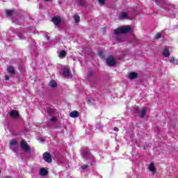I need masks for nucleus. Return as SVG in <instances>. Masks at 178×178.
<instances>
[{"mask_svg":"<svg viewBox=\"0 0 178 178\" xmlns=\"http://www.w3.org/2000/svg\"><path fill=\"white\" fill-rule=\"evenodd\" d=\"M131 28L129 26H124L118 28L114 31V34L115 35H119V34H126L127 33H130Z\"/></svg>","mask_w":178,"mask_h":178,"instance_id":"obj_1","label":"nucleus"},{"mask_svg":"<svg viewBox=\"0 0 178 178\" xmlns=\"http://www.w3.org/2000/svg\"><path fill=\"white\" fill-rule=\"evenodd\" d=\"M21 147L22 149L25 151V152H30L31 151L30 146H29V145L27 144V142H26L25 140H21Z\"/></svg>","mask_w":178,"mask_h":178,"instance_id":"obj_2","label":"nucleus"},{"mask_svg":"<svg viewBox=\"0 0 178 178\" xmlns=\"http://www.w3.org/2000/svg\"><path fill=\"white\" fill-rule=\"evenodd\" d=\"M17 144V140L13 139L12 140L10 141L9 147L10 149L13 150L14 152H16L17 151V147H16Z\"/></svg>","mask_w":178,"mask_h":178,"instance_id":"obj_3","label":"nucleus"},{"mask_svg":"<svg viewBox=\"0 0 178 178\" xmlns=\"http://www.w3.org/2000/svg\"><path fill=\"white\" fill-rule=\"evenodd\" d=\"M106 63L108 66H113L114 65H116V60L112 56H108L106 58Z\"/></svg>","mask_w":178,"mask_h":178,"instance_id":"obj_4","label":"nucleus"},{"mask_svg":"<svg viewBox=\"0 0 178 178\" xmlns=\"http://www.w3.org/2000/svg\"><path fill=\"white\" fill-rule=\"evenodd\" d=\"M43 159H44L45 162H48V163H51L52 162V158L49 153L45 152L43 154Z\"/></svg>","mask_w":178,"mask_h":178,"instance_id":"obj_5","label":"nucleus"},{"mask_svg":"<svg viewBox=\"0 0 178 178\" xmlns=\"http://www.w3.org/2000/svg\"><path fill=\"white\" fill-rule=\"evenodd\" d=\"M63 74H64L65 77H70V69H69L68 66L63 67Z\"/></svg>","mask_w":178,"mask_h":178,"instance_id":"obj_6","label":"nucleus"},{"mask_svg":"<svg viewBox=\"0 0 178 178\" xmlns=\"http://www.w3.org/2000/svg\"><path fill=\"white\" fill-rule=\"evenodd\" d=\"M163 56L165 58H168L170 56V53L169 52V47L165 46L163 50Z\"/></svg>","mask_w":178,"mask_h":178,"instance_id":"obj_7","label":"nucleus"},{"mask_svg":"<svg viewBox=\"0 0 178 178\" xmlns=\"http://www.w3.org/2000/svg\"><path fill=\"white\" fill-rule=\"evenodd\" d=\"M51 22H53V23H54L56 26H58V24H60L62 19H60V17H53Z\"/></svg>","mask_w":178,"mask_h":178,"instance_id":"obj_8","label":"nucleus"},{"mask_svg":"<svg viewBox=\"0 0 178 178\" xmlns=\"http://www.w3.org/2000/svg\"><path fill=\"white\" fill-rule=\"evenodd\" d=\"M10 116H11V118H18L19 112H17V111H16V110H13L10 113Z\"/></svg>","mask_w":178,"mask_h":178,"instance_id":"obj_9","label":"nucleus"},{"mask_svg":"<svg viewBox=\"0 0 178 178\" xmlns=\"http://www.w3.org/2000/svg\"><path fill=\"white\" fill-rule=\"evenodd\" d=\"M67 55V53L64 50H61L60 52H58V58L60 59H63V58H65Z\"/></svg>","mask_w":178,"mask_h":178,"instance_id":"obj_10","label":"nucleus"},{"mask_svg":"<svg viewBox=\"0 0 178 178\" xmlns=\"http://www.w3.org/2000/svg\"><path fill=\"white\" fill-rule=\"evenodd\" d=\"M138 77V74L136 72H131L129 75V78L131 80H134V79H137Z\"/></svg>","mask_w":178,"mask_h":178,"instance_id":"obj_11","label":"nucleus"},{"mask_svg":"<svg viewBox=\"0 0 178 178\" xmlns=\"http://www.w3.org/2000/svg\"><path fill=\"white\" fill-rule=\"evenodd\" d=\"M70 116L74 118H79V113L77 111H74L70 113Z\"/></svg>","mask_w":178,"mask_h":178,"instance_id":"obj_12","label":"nucleus"},{"mask_svg":"<svg viewBox=\"0 0 178 178\" xmlns=\"http://www.w3.org/2000/svg\"><path fill=\"white\" fill-rule=\"evenodd\" d=\"M40 176H47V175H48V170H47V169L45 168H41L40 170Z\"/></svg>","mask_w":178,"mask_h":178,"instance_id":"obj_13","label":"nucleus"},{"mask_svg":"<svg viewBox=\"0 0 178 178\" xmlns=\"http://www.w3.org/2000/svg\"><path fill=\"white\" fill-rule=\"evenodd\" d=\"M127 18V13H121L119 16L120 20H124V19Z\"/></svg>","mask_w":178,"mask_h":178,"instance_id":"obj_14","label":"nucleus"},{"mask_svg":"<svg viewBox=\"0 0 178 178\" xmlns=\"http://www.w3.org/2000/svg\"><path fill=\"white\" fill-rule=\"evenodd\" d=\"M148 169L150 172H155V170H156V169L155 168V165L153 164V163H150L148 165Z\"/></svg>","mask_w":178,"mask_h":178,"instance_id":"obj_15","label":"nucleus"},{"mask_svg":"<svg viewBox=\"0 0 178 178\" xmlns=\"http://www.w3.org/2000/svg\"><path fill=\"white\" fill-rule=\"evenodd\" d=\"M146 113H147V108L143 107L140 112V117L142 118V119L145 118Z\"/></svg>","mask_w":178,"mask_h":178,"instance_id":"obj_16","label":"nucleus"},{"mask_svg":"<svg viewBox=\"0 0 178 178\" xmlns=\"http://www.w3.org/2000/svg\"><path fill=\"white\" fill-rule=\"evenodd\" d=\"M7 70L8 73H10V74H15V69L13 68V67H8L7 68Z\"/></svg>","mask_w":178,"mask_h":178,"instance_id":"obj_17","label":"nucleus"},{"mask_svg":"<svg viewBox=\"0 0 178 178\" xmlns=\"http://www.w3.org/2000/svg\"><path fill=\"white\" fill-rule=\"evenodd\" d=\"M49 86L50 87H51V88H55V87H56L58 85L55 81H51L49 83Z\"/></svg>","mask_w":178,"mask_h":178,"instance_id":"obj_18","label":"nucleus"},{"mask_svg":"<svg viewBox=\"0 0 178 178\" xmlns=\"http://www.w3.org/2000/svg\"><path fill=\"white\" fill-rule=\"evenodd\" d=\"M170 63H172L173 65H177V60L175 59V57H171L170 59Z\"/></svg>","mask_w":178,"mask_h":178,"instance_id":"obj_19","label":"nucleus"},{"mask_svg":"<svg viewBox=\"0 0 178 178\" xmlns=\"http://www.w3.org/2000/svg\"><path fill=\"white\" fill-rule=\"evenodd\" d=\"M74 19L75 21V23H80V17L79 15H74Z\"/></svg>","mask_w":178,"mask_h":178,"instance_id":"obj_20","label":"nucleus"},{"mask_svg":"<svg viewBox=\"0 0 178 178\" xmlns=\"http://www.w3.org/2000/svg\"><path fill=\"white\" fill-rule=\"evenodd\" d=\"M13 10H8L7 11V16H12L13 15Z\"/></svg>","mask_w":178,"mask_h":178,"instance_id":"obj_21","label":"nucleus"},{"mask_svg":"<svg viewBox=\"0 0 178 178\" xmlns=\"http://www.w3.org/2000/svg\"><path fill=\"white\" fill-rule=\"evenodd\" d=\"M88 155V152H83L82 154L83 158H87V156Z\"/></svg>","mask_w":178,"mask_h":178,"instance_id":"obj_22","label":"nucleus"},{"mask_svg":"<svg viewBox=\"0 0 178 178\" xmlns=\"http://www.w3.org/2000/svg\"><path fill=\"white\" fill-rule=\"evenodd\" d=\"M106 0H99V5H105Z\"/></svg>","mask_w":178,"mask_h":178,"instance_id":"obj_23","label":"nucleus"},{"mask_svg":"<svg viewBox=\"0 0 178 178\" xmlns=\"http://www.w3.org/2000/svg\"><path fill=\"white\" fill-rule=\"evenodd\" d=\"M162 34H161V33H158L156 36L155 38L158 39V38H161Z\"/></svg>","mask_w":178,"mask_h":178,"instance_id":"obj_24","label":"nucleus"},{"mask_svg":"<svg viewBox=\"0 0 178 178\" xmlns=\"http://www.w3.org/2000/svg\"><path fill=\"white\" fill-rule=\"evenodd\" d=\"M87 168H88V165H83L81 166V169H83V170H86V169H87Z\"/></svg>","mask_w":178,"mask_h":178,"instance_id":"obj_25","label":"nucleus"},{"mask_svg":"<svg viewBox=\"0 0 178 178\" xmlns=\"http://www.w3.org/2000/svg\"><path fill=\"white\" fill-rule=\"evenodd\" d=\"M18 37H19L21 40H24V37L23 34H19V35H18Z\"/></svg>","mask_w":178,"mask_h":178,"instance_id":"obj_26","label":"nucleus"},{"mask_svg":"<svg viewBox=\"0 0 178 178\" xmlns=\"http://www.w3.org/2000/svg\"><path fill=\"white\" fill-rule=\"evenodd\" d=\"M51 122H56V117H52V118H51Z\"/></svg>","mask_w":178,"mask_h":178,"instance_id":"obj_27","label":"nucleus"},{"mask_svg":"<svg viewBox=\"0 0 178 178\" xmlns=\"http://www.w3.org/2000/svg\"><path fill=\"white\" fill-rule=\"evenodd\" d=\"M135 111H136V113H138L140 112V109H138V107L135 108Z\"/></svg>","mask_w":178,"mask_h":178,"instance_id":"obj_28","label":"nucleus"},{"mask_svg":"<svg viewBox=\"0 0 178 178\" xmlns=\"http://www.w3.org/2000/svg\"><path fill=\"white\" fill-rule=\"evenodd\" d=\"M113 130H114V131H119V128L118 127H114Z\"/></svg>","mask_w":178,"mask_h":178,"instance_id":"obj_29","label":"nucleus"},{"mask_svg":"<svg viewBox=\"0 0 178 178\" xmlns=\"http://www.w3.org/2000/svg\"><path fill=\"white\" fill-rule=\"evenodd\" d=\"M157 5H159V0H154Z\"/></svg>","mask_w":178,"mask_h":178,"instance_id":"obj_30","label":"nucleus"},{"mask_svg":"<svg viewBox=\"0 0 178 178\" xmlns=\"http://www.w3.org/2000/svg\"><path fill=\"white\" fill-rule=\"evenodd\" d=\"M98 55L99 56H102V51H98Z\"/></svg>","mask_w":178,"mask_h":178,"instance_id":"obj_31","label":"nucleus"},{"mask_svg":"<svg viewBox=\"0 0 178 178\" xmlns=\"http://www.w3.org/2000/svg\"><path fill=\"white\" fill-rule=\"evenodd\" d=\"M6 80H9V76H6Z\"/></svg>","mask_w":178,"mask_h":178,"instance_id":"obj_32","label":"nucleus"},{"mask_svg":"<svg viewBox=\"0 0 178 178\" xmlns=\"http://www.w3.org/2000/svg\"><path fill=\"white\" fill-rule=\"evenodd\" d=\"M46 38H47V40H49V36L46 35Z\"/></svg>","mask_w":178,"mask_h":178,"instance_id":"obj_33","label":"nucleus"},{"mask_svg":"<svg viewBox=\"0 0 178 178\" xmlns=\"http://www.w3.org/2000/svg\"><path fill=\"white\" fill-rule=\"evenodd\" d=\"M48 112H52V109H48Z\"/></svg>","mask_w":178,"mask_h":178,"instance_id":"obj_34","label":"nucleus"},{"mask_svg":"<svg viewBox=\"0 0 178 178\" xmlns=\"http://www.w3.org/2000/svg\"><path fill=\"white\" fill-rule=\"evenodd\" d=\"M40 140L42 142V141H44V139L42 138H40Z\"/></svg>","mask_w":178,"mask_h":178,"instance_id":"obj_35","label":"nucleus"},{"mask_svg":"<svg viewBox=\"0 0 178 178\" xmlns=\"http://www.w3.org/2000/svg\"><path fill=\"white\" fill-rule=\"evenodd\" d=\"M46 2H49V0H44Z\"/></svg>","mask_w":178,"mask_h":178,"instance_id":"obj_36","label":"nucleus"}]
</instances>
